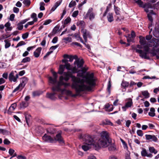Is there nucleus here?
Segmentation results:
<instances>
[{
	"mask_svg": "<svg viewBox=\"0 0 159 159\" xmlns=\"http://www.w3.org/2000/svg\"><path fill=\"white\" fill-rule=\"evenodd\" d=\"M77 73V76L82 77L81 79L72 75L69 72L63 73L65 81H68L70 77L71 78L72 81L71 87L75 89L76 91V94L73 96L74 97L80 95L81 92L91 91L96 84V79L93 73L87 72L84 76L85 73L83 70L78 71Z\"/></svg>",
	"mask_w": 159,
	"mask_h": 159,
	"instance_id": "nucleus-1",
	"label": "nucleus"
},
{
	"mask_svg": "<svg viewBox=\"0 0 159 159\" xmlns=\"http://www.w3.org/2000/svg\"><path fill=\"white\" fill-rule=\"evenodd\" d=\"M52 74L53 78L50 77L49 78V80L50 83L54 85L52 88V90L53 91H57V92L61 91L62 93L66 91V93L67 95L71 96L72 92L70 90H66L65 88L67 86L69 85V84H68L63 81V80H64V77L61 76L59 77V81L57 82V75L56 72H53Z\"/></svg>",
	"mask_w": 159,
	"mask_h": 159,
	"instance_id": "nucleus-2",
	"label": "nucleus"
},
{
	"mask_svg": "<svg viewBox=\"0 0 159 159\" xmlns=\"http://www.w3.org/2000/svg\"><path fill=\"white\" fill-rule=\"evenodd\" d=\"M139 42L140 45H137L136 47L134 49L136 53L139 54V56L142 58L149 59L147 54L150 51V47H152L154 45L153 41L147 42L145 38L142 36H140Z\"/></svg>",
	"mask_w": 159,
	"mask_h": 159,
	"instance_id": "nucleus-3",
	"label": "nucleus"
},
{
	"mask_svg": "<svg viewBox=\"0 0 159 159\" xmlns=\"http://www.w3.org/2000/svg\"><path fill=\"white\" fill-rule=\"evenodd\" d=\"M80 139H82L84 143L88 145H95V142L94 141L93 137L88 134L83 135L82 134L80 135L79 137Z\"/></svg>",
	"mask_w": 159,
	"mask_h": 159,
	"instance_id": "nucleus-4",
	"label": "nucleus"
},
{
	"mask_svg": "<svg viewBox=\"0 0 159 159\" xmlns=\"http://www.w3.org/2000/svg\"><path fill=\"white\" fill-rule=\"evenodd\" d=\"M154 45H152L153 48L151 50L150 53L153 56L157 55V52L159 51V39H152Z\"/></svg>",
	"mask_w": 159,
	"mask_h": 159,
	"instance_id": "nucleus-5",
	"label": "nucleus"
},
{
	"mask_svg": "<svg viewBox=\"0 0 159 159\" xmlns=\"http://www.w3.org/2000/svg\"><path fill=\"white\" fill-rule=\"evenodd\" d=\"M28 79L25 77H23L21 79V82L19 85L13 91V93H15L17 91H21L24 87L28 82Z\"/></svg>",
	"mask_w": 159,
	"mask_h": 159,
	"instance_id": "nucleus-6",
	"label": "nucleus"
},
{
	"mask_svg": "<svg viewBox=\"0 0 159 159\" xmlns=\"http://www.w3.org/2000/svg\"><path fill=\"white\" fill-rule=\"evenodd\" d=\"M109 143V139H100L98 141V147L99 148H106L108 146Z\"/></svg>",
	"mask_w": 159,
	"mask_h": 159,
	"instance_id": "nucleus-7",
	"label": "nucleus"
},
{
	"mask_svg": "<svg viewBox=\"0 0 159 159\" xmlns=\"http://www.w3.org/2000/svg\"><path fill=\"white\" fill-rule=\"evenodd\" d=\"M81 32L83 34V38L85 42H87V41L88 38L89 39L92 38V37L90 32L87 30L84 29H82Z\"/></svg>",
	"mask_w": 159,
	"mask_h": 159,
	"instance_id": "nucleus-8",
	"label": "nucleus"
},
{
	"mask_svg": "<svg viewBox=\"0 0 159 159\" xmlns=\"http://www.w3.org/2000/svg\"><path fill=\"white\" fill-rule=\"evenodd\" d=\"M53 139L55 140L54 143H56V141H57L61 145H65V142L61 136V133H59L57 134L56 137Z\"/></svg>",
	"mask_w": 159,
	"mask_h": 159,
	"instance_id": "nucleus-9",
	"label": "nucleus"
},
{
	"mask_svg": "<svg viewBox=\"0 0 159 159\" xmlns=\"http://www.w3.org/2000/svg\"><path fill=\"white\" fill-rule=\"evenodd\" d=\"M42 139L45 142L51 143H54L55 140L54 139L46 134H44Z\"/></svg>",
	"mask_w": 159,
	"mask_h": 159,
	"instance_id": "nucleus-10",
	"label": "nucleus"
},
{
	"mask_svg": "<svg viewBox=\"0 0 159 159\" xmlns=\"http://www.w3.org/2000/svg\"><path fill=\"white\" fill-rule=\"evenodd\" d=\"M152 15H156V13H155L152 10H151L148 13V20L151 21V23L149 24L148 28L149 29L151 30V31H150V33L151 31L152 30V29L151 28L152 27V23L153 21V19L152 18Z\"/></svg>",
	"mask_w": 159,
	"mask_h": 159,
	"instance_id": "nucleus-11",
	"label": "nucleus"
},
{
	"mask_svg": "<svg viewBox=\"0 0 159 159\" xmlns=\"http://www.w3.org/2000/svg\"><path fill=\"white\" fill-rule=\"evenodd\" d=\"M92 8L89 9L86 14V16L89 17L90 20L94 19L95 16V14L92 12Z\"/></svg>",
	"mask_w": 159,
	"mask_h": 159,
	"instance_id": "nucleus-12",
	"label": "nucleus"
},
{
	"mask_svg": "<svg viewBox=\"0 0 159 159\" xmlns=\"http://www.w3.org/2000/svg\"><path fill=\"white\" fill-rule=\"evenodd\" d=\"M145 138L147 140H149L151 141H153L155 142L157 141V139L154 135L146 134L145 135Z\"/></svg>",
	"mask_w": 159,
	"mask_h": 159,
	"instance_id": "nucleus-13",
	"label": "nucleus"
},
{
	"mask_svg": "<svg viewBox=\"0 0 159 159\" xmlns=\"http://www.w3.org/2000/svg\"><path fill=\"white\" fill-rule=\"evenodd\" d=\"M18 77V75L17 74L16 75V76H15L14 72H11L9 74V79L10 81L15 82L16 81Z\"/></svg>",
	"mask_w": 159,
	"mask_h": 159,
	"instance_id": "nucleus-14",
	"label": "nucleus"
},
{
	"mask_svg": "<svg viewBox=\"0 0 159 159\" xmlns=\"http://www.w3.org/2000/svg\"><path fill=\"white\" fill-rule=\"evenodd\" d=\"M84 61L83 59H77L74 62L75 65H76L78 68H81L83 66Z\"/></svg>",
	"mask_w": 159,
	"mask_h": 159,
	"instance_id": "nucleus-15",
	"label": "nucleus"
},
{
	"mask_svg": "<svg viewBox=\"0 0 159 159\" xmlns=\"http://www.w3.org/2000/svg\"><path fill=\"white\" fill-rule=\"evenodd\" d=\"M101 138L100 139H104L106 140L109 139V134L106 131H102L100 134Z\"/></svg>",
	"mask_w": 159,
	"mask_h": 159,
	"instance_id": "nucleus-16",
	"label": "nucleus"
},
{
	"mask_svg": "<svg viewBox=\"0 0 159 159\" xmlns=\"http://www.w3.org/2000/svg\"><path fill=\"white\" fill-rule=\"evenodd\" d=\"M42 49L41 47H39L34 51V55L35 57L37 58L39 57Z\"/></svg>",
	"mask_w": 159,
	"mask_h": 159,
	"instance_id": "nucleus-17",
	"label": "nucleus"
},
{
	"mask_svg": "<svg viewBox=\"0 0 159 159\" xmlns=\"http://www.w3.org/2000/svg\"><path fill=\"white\" fill-rule=\"evenodd\" d=\"M76 25L82 29H84L85 27V23L83 20H79L77 22Z\"/></svg>",
	"mask_w": 159,
	"mask_h": 159,
	"instance_id": "nucleus-18",
	"label": "nucleus"
},
{
	"mask_svg": "<svg viewBox=\"0 0 159 159\" xmlns=\"http://www.w3.org/2000/svg\"><path fill=\"white\" fill-rule=\"evenodd\" d=\"M143 8H144L145 11L148 13L149 12V9H152L153 7L151 4L149 3L144 4Z\"/></svg>",
	"mask_w": 159,
	"mask_h": 159,
	"instance_id": "nucleus-19",
	"label": "nucleus"
},
{
	"mask_svg": "<svg viewBox=\"0 0 159 159\" xmlns=\"http://www.w3.org/2000/svg\"><path fill=\"white\" fill-rule=\"evenodd\" d=\"M16 103H13L11 105V106L9 107L8 111V113L10 114L14 111L15 109L16 108Z\"/></svg>",
	"mask_w": 159,
	"mask_h": 159,
	"instance_id": "nucleus-20",
	"label": "nucleus"
},
{
	"mask_svg": "<svg viewBox=\"0 0 159 159\" xmlns=\"http://www.w3.org/2000/svg\"><path fill=\"white\" fill-rule=\"evenodd\" d=\"M107 18L109 22H111L114 20L113 14L112 13H108L107 16Z\"/></svg>",
	"mask_w": 159,
	"mask_h": 159,
	"instance_id": "nucleus-21",
	"label": "nucleus"
},
{
	"mask_svg": "<svg viewBox=\"0 0 159 159\" xmlns=\"http://www.w3.org/2000/svg\"><path fill=\"white\" fill-rule=\"evenodd\" d=\"M55 94L56 93H47V96L51 100H55L57 98L55 96Z\"/></svg>",
	"mask_w": 159,
	"mask_h": 159,
	"instance_id": "nucleus-22",
	"label": "nucleus"
},
{
	"mask_svg": "<svg viewBox=\"0 0 159 159\" xmlns=\"http://www.w3.org/2000/svg\"><path fill=\"white\" fill-rule=\"evenodd\" d=\"M108 149L110 151H114L116 149L115 145L114 144H108Z\"/></svg>",
	"mask_w": 159,
	"mask_h": 159,
	"instance_id": "nucleus-23",
	"label": "nucleus"
},
{
	"mask_svg": "<svg viewBox=\"0 0 159 159\" xmlns=\"http://www.w3.org/2000/svg\"><path fill=\"white\" fill-rule=\"evenodd\" d=\"M11 25V23L9 21L5 24L4 26L6 27V29H5V31H10L11 30L12 27L10 26Z\"/></svg>",
	"mask_w": 159,
	"mask_h": 159,
	"instance_id": "nucleus-24",
	"label": "nucleus"
},
{
	"mask_svg": "<svg viewBox=\"0 0 159 159\" xmlns=\"http://www.w3.org/2000/svg\"><path fill=\"white\" fill-rule=\"evenodd\" d=\"M74 36L78 41L80 40L82 43H84V41L80 36V34L75 33L74 34Z\"/></svg>",
	"mask_w": 159,
	"mask_h": 159,
	"instance_id": "nucleus-25",
	"label": "nucleus"
},
{
	"mask_svg": "<svg viewBox=\"0 0 159 159\" xmlns=\"http://www.w3.org/2000/svg\"><path fill=\"white\" fill-rule=\"evenodd\" d=\"M121 85V87L126 90V88L129 86V83L128 82L123 81Z\"/></svg>",
	"mask_w": 159,
	"mask_h": 159,
	"instance_id": "nucleus-26",
	"label": "nucleus"
},
{
	"mask_svg": "<svg viewBox=\"0 0 159 159\" xmlns=\"http://www.w3.org/2000/svg\"><path fill=\"white\" fill-rule=\"evenodd\" d=\"M105 108L106 110H108L109 111H112L113 109V105H110L109 104H106L105 106Z\"/></svg>",
	"mask_w": 159,
	"mask_h": 159,
	"instance_id": "nucleus-27",
	"label": "nucleus"
},
{
	"mask_svg": "<svg viewBox=\"0 0 159 159\" xmlns=\"http://www.w3.org/2000/svg\"><path fill=\"white\" fill-rule=\"evenodd\" d=\"M65 68V66L63 65H60L59 66V68L58 70V73L60 75H62L63 73Z\"/></svg>",
	"mask_w": 159,
	"mask_h": 159,
	"instance_id": "nucleus-28",
	"label": "nucleus"
},
{
	"mask_svg": "<svg viewBox=\"0 0 159 159\" xmlns=\"http://www.w3.org/2000/svg\"><path fill=\"white\" fill-rule=\"evenodd\" d=\"M29 103L27 102H22L20 104V107L22 108H24L28 106Z\"/></svg>",
	"mask_w": 159,
	"mask_h": 159,
	"instance_id": "nucleus-29",
	"label": "nucleus"
},
{
	"mask_svg": "<svg viewBox=\"0 0 159 159\" xmlns=\"http://www.w3.org/2000/svg\"><path fill=\"white\" fill-rule=\"evenodd\" d=\"M155 110L154 108H151L150 109V111L148 112V115L151 116L153 117L155 115Z\"/></svg>",
	"mask_w": 159,
	"mask_h": 159,
	"instance_id": "nucleus-30",
	"label": "nucleus"
},
{
	"mask_svg": "<svg viewBox=\"0 0 159 159\" xmlns=\"http://www.w3.org/2000/svg\"><path fill=\"white\" fill-rule=\"evenodd\" d=\"M142 94L145 98H148L150 97L149 93L148 91L145 90L142 91Z\"/></svg>",
	"mask_w": 159,
	"mask_h": 159,
	"instance_id": "nucleus-31",
	"label": "nucleus"
},
{
	"mask_svg": "<svg viewBox=\"0 0 159 159\" xmlns=\"http://www.w3.org/2000/svg\"><path fill=\"white\" fill-rule=\"evenodd\" d=\"M125 37L127 39V41L128 42H134V38L131 36L130 34H129L128 36H126Z\"/></svg>",
	"mask_w": 159,
	"mask_h": 159,
	"instance_id": "nucleus-32",
	"label": "nucleus"
},
{
	"mask_svg": "<svg viewBox=\"0 0 159 159\" xmlns=\"http://www.w3.org/2000/svg\"><path fill=\"white\" fill-rule=\"evenodd\" d=\"M114 10L116 15H119L120 13V9L115 5L114 6Z\"/></svg>",
	"mask_w": 159,
	"mask_h": 159,
	"instance_id": "nucleus-33",
	"label": "nucleus"
},
{
	"mask_svg": "<svg viewBox=\"0 0 159 159\" xmlns=\"http://www.w3.org/2000/svg\"><path fill=\"white\" fill-rule=\"evenodd\" d=\"M149 150L150 152L156 154L157 152V151L153 147H150Z\"/></svg>",
	"mask_w": 159,
	"mask_h": 159,
	"instance_id": "nucleus-34",
	"label": "nucleus"
},
{
	"mask_svg": "<svg viewBox=\"0 0 159 159\" xmlns=\"http://www.w3.org/2000/svg\"><path fill=\"white\" fill-rule=\"evenodd\" d=\"M23 3L25 5V6L29 7L30 4L31 2L30 0H24Z\"/></svg>",
	"mask_w": 159,
	"mask_h": 159,
	"instance_id": "nucleus-35",
	"label": "nucleus"
},
{
	"mask_svg": "<svg viewBox=\"0 0 159 159\" xmlns=\"http://www.w3.org/2000/svg\"><path fill=\"white\" fill-rule=\"evenodd\" d=\"M129 101L127 102L125 104L126 106H127L128 108L131 107L133 104V102L132 99L129 98Z\"/></svg>",
	"mask_w": 159,
	"mask_h": 159,
	"instance_id": "nucleus-36",
	"label": "nucleus"
},
{
	"mask_svg": "<svg viewBox=\"0 0 159 159\" xmlns=\"http://www.w3.org/2000/svg\"><path fill=\"white\" fill-rule=\"evenodd\" d=\"M55 130L53 128H49L48 129L47 132L49 134H53L56 133Z\"/></svg>",
	"mask_w": 159,
	"mask_h": 159,
	"instance_id": "nucleus-37",
	"label": "nucleus"
},
{
	"mask_svg": "<svg viewBox=\"0 0 159 159\" xmlns=\"http://www.w3.org/2000/svg\"><path fill=\"white\" fill-rule=\"evenodd\" d=\"M31 18L33 19V20L36 22L37 21L38 19L37 17V15L34 13H33L31 16Z\"/></svg>",
	"mask_w": 159,
	"mask_h": 159,
	"instance_id": "nucleus-38",
	"label": "nucleus"
},
{
	"mask_svg": "<svg viewBox=\"0 0 159 159\" xmlns=\"http://www.w3.org/2000/svg\"><path fill=\"white\" fill-rule=\"evenodd\" d=\"M31 59L29 57H26L23 58L21 62L22 63H26L28 62H30V61Z\"/></svg>",
	"mask_w": 159,
	"mask_h": 159,
	"instance_id": "nucleus-39",
	"label": "nucleus"
},
{
	"mask_svg": "<svg viewBox=\"0 0 159 159\" xmlns=\"http://www.w3.org/2000/svg\"><path fill=\"white\" fill-rule=\"evenodd\" d=\"M4 42L5 43V47L6 48H7L10 46L11 43L9 42V41L8 40H5Z\"/></svg>",
	"mask_w": 159,
	"mask_h": 159,
	"instance_id": "nucleus-40",
	"label": "nucleus"
},
{
	"mask_svg": "<svg viewBox=\"0 0 159 159\" xmlns=\"http://www.w3.org/2000/svg\"><path fill=\"white\" fill-rule=\"evenodd\" d=\"M71 21V19L69 17H67L64 21V25H67L68 24L70 23Z\"/></svg>",
	"mask_w": 159,
	"mask_h": 159,
	"instance_id": "nucleus-41",
	"label": "nucleus"
},
{
	"mask_svg": "<svg viewBox=\"0 0 159 159\" xmlns=\"http://www.w3.org/2000/svg\"><path fill=\"white\" fill-rule=\"evenodd\" d=\"M90 145H83L82 146V148L83 150L84 151H86L88 150L90 148Z\"/></svg>",
	"mask_w": 159,
	"mask_h": 159,
	"instance_id": "nucleus-42",
	"label": "nucleus"
},
{
	"mask_svg": "<svg viewBox=\"0 0 159 159\" xmlns=\"http://www.w3.org/2000/svg\"><path fill=\"white\" fill-rule=\"evenodd\" d=\"M25 117V120L26 121V122L28 125V122L29 121V120L30 119V118L31 117V116L29 114H24Z\"/></svg>",
	"mask_w": 159,
	"mask_h": 159,
	"instance_id": "nucleus-43",
	"label": "nucleus"
},
{
	"mask_svg": "<svg viewBox=\"0 0 159 159\" xmlns=\"http://www.w3.org/2000/svg\"><path fill=\"white\" fill-rule=\"evenodd\" d=\"M136 2L139 6V7L143 8L144 5L141 0H138L136 1Z\"/></svg>",
	"mask_w": 159,
	"mask_h": 159,
	"instance_id": "nucleus-44",
	"label": "nucleus"
},
{
	"mask_svg": "<svg viewBox=\"0 0 159 159\" xmlns=\"http://www.w3.org/2000/svg\"><path fill=\"white\" fill-rule=\"evenodd\" d=\"M120 140L121 141L122 143L124 148L127 149H128V147L127 146V144L125 143V142L121 138L120 139Z\"/></svg>",
	"mask_w": 159,
	"mask_h": 159,
	"instance_id": "nucleus-45",
	"label": "nucleus"
},
{
	"mask_svg": "<svg viewBox=\"0 0 159 159\" xmlns=\"http://www.w3.org/2000/svg\"><path fill=\"white\" fill-rule=\"evenodd\" d=\"M64 66L65 68H66L67 70H72V66L69 63H66V64Z\"/></svg>",
	"mask_w": 159,
	"mask_h": 159,
	"instance_id": "nucleus-46",
	"label": "nucleus"
},
{
	"mask_svg": "<svg viewBox=\"0 0 159 159\" xmlns=\"http://www.w3.org/2000/svg\"><path fill=\"white\" fill-rule=\"evenodd\" d=\"M148 153L147 152L146 149L144 148H143L142 151L141 152V155L142 156H146L147 155Z\"/></svg>",
	"mask_w": 159,
	"mask_h": 159,
	"instance_id": "nucleus-47",
	"label": "nucleus"
},
{
	"mask_svg": "<svg viewBox=\"0 0 159 159\" xmlns=\"http://www.w3.org/2000/svg\"><path fill=\"white\" fill-rule=\"evenodd\" d=\"M42 94V93L39 91H34L33 92V95L34 97L38 96Z\"/></svg>",
	"mask_w": 159,
	"mask_h": 159,
	"instance_id": "nucleus-48",
	"label": "nucleus"
},
{
	"mask_svg": "<svg viewBox=\"0 0 159 159\" xmlns=\"http://www.w3.org/2000/svg\"><path fill=\"white\" fill-rule=\"evenodd\" d=\"M40 9L41 11L44 10H45L44 5L45 3L43 2H41L40 3Z\"/></svg>",
	"mask_w": 159,
	"mask_h": 159,
	"instance_id": "nucleus-49",
	"label": "nucleus"
},
{
	"mask_svg": "<svg viewBox=\"0 0 159 159\" xmlns=\"http://www.w3.org/2000/svg\"><path fill=\"white\" fill-rule=\"evenodd\" d=\"M76 5V2L75 1H71L69 5V7L71 8Z\"/></svg>",
	"mask_w": 159,
	"mask_h": 159,
	"instance_id": "nucleus-50",
	"label": "nucleus"
},
{
	"mask_svg": "<svg viewBox=\"0 0 159 159\" xmlns=\"http://www.w3.org/2000/svg\"><path fill=\"white\" fill-rule=\"evenodd\" d=\"M137 134L138 136L141 137H142L143 134V131L140 129H139L137 130Z\"/></svg>",
	"mask_w": 159,
	"mask_h": 159,
	"instance_id": "nucleus-51",
	"label": "nucleus"
},
{
	"mask_svg": "<svg viewBox=\"0 0 159 159\" xmlns=\"http://www.w3.org/2000/svg\"><path fill=\"white\" fill-rule=\"evenodd\" d=\"M17 26V29L19 30H21L23 28V25L20 23L18 24Z\"/></svg>",
	"mask_w": 159,
	"mask_h": 159,
	"instance_id": "nucleus-52",
	"label": "nucleus"
},
{
	"mask_svg": "<svg viewBox=\"0 0 159 159\" xmlns=\"http://www.w3.org/2000/svg\"><path fill=\"white\" fill-rule=\"evenodd\" d=\"M25 44V43L24 41H21L16 46V48H17Z\"/></svg>",
	"mask_w": 159,
	"mask_h": 159,
	"instance_id": "nucleus-53",
	"label": "nucleus"
},
{
	"mask_svg": "<svg viewBox=\"0 0 159 159\" xmlns=\"http://www.w3.org/2000/svg\"><path fill=\"white\" fill-rule=\"evenodd\" d=\"M111 82H110V80H109L108 83V84H107V90L109 93H110V92H111L110 89H111Z\"/></svg>",
	"mask_w": 159,
	"mask_h": 159,
	"instance_id": "nucleus-54",
	"label": "nucleus"
},
{
	"mask_svg": "<svg viewBox=\"0 0 159 159\" xmlns=\"http://www.w3.org/2000/svg\"><path fill=\"white\" fill-rule=\"evenodd\" d=\"M153 34L154 36L158 38L159 37V32L157 30H155L153 31Z\"/></svg>",
	"mask_w": 159,
	"mask_h": 159,
	"instance_id": "nucleus-55",
	"label": "nucleus"
},
{
	"mask_svg": "<svg viewBox=\"0 0 159 159\" xmlns=\"http://www.w3.org/2000/svg\"><path fill=\"white\" fill-rule=\"evenodd\" d=\"M124 19V17L123 16H117L116 17V20L117 21H121L123 20Z\"/></svg>",
	"mask_w": 159,
	"mask_h": 159,
	"instance_id": "nucleus-56",
	"label": "nucleus"
},
{
	"mask_svg": "<svg viewBox=\"0 0 159 159\" xmlns=\"http://www.w3.org/2000/svg\"><path fill=\"white\" fill-rule=\"evenodd\" d=\"M79 13V11L78 10L74 11L72 15V16L73 17H76L77 16Z\"/></svg>",
	"mask_w": 159,
	"mask_h": 159,
	"instance_id": "nucleus-57",
	"label": "nucleus"
},
{
	"mask_svg": "<svg viewBox=\"0 0 159 159\" xmlns=\"http://www.w3.org/2000/svg\"><path fill=\"white\" fill-rule=\"evenodd\" d=\"M51 22L52 20H47L44 21L43 25H47L50 23Z\"/></svg>",
	"mask_w": 159,
	"mask_h": 159,
	"instance_id": "nucleus-58",
	"label": "nucleus"
},
{
	"mask_svg": "<svg viewBox=\"0 0 159 159\" xmlns=\"http://www.w3.org/2000/svg\"><path fill=\"white\" fill-rule=\"evenodd\" d=\"M15 152V150L12 148L9 149V150L8 153L9 154L11 155L12 156L13 155L14 153Z\"/></svg>",
	"mask_w": 159,
	"mask_h": 159,
	"instance_id": "nucleus-59",
	"label": "nucleus"
},
{
	"mask_svg": "<svg viewBox=\"0 0 159 159\" xmlns=\"http://www.w3.org/2000/svg\"><path fill=\"white\" fill-rule=\"evenodd\" d=\"M58 45L52 46L50 48V51H52L53 52L54 50H55L58 47Z\"/></svg>",
	"mask_w": 159,
	"mask_h": 159,
	"instance_id": "nucleus-60",
	"label": "nucleus"
},
{
	"mask_svg": "<svg viewBox=\"0 0 159 159\" xmlns=\"http://www.w3.org/2000/svg\"><path fill=\"white\" fill-rule=\"evenodd\" d=\"M30 20V18L26 19L21 20L20 23H21V24L23 25V24H24L26 22L29 20Z\"/></svg>",
	"mask_w": 159,
	"mask_h": 159,
	"instance_id": "nucleus-61",
	"label": "nucleus"
},
{
	"mask_svg": "<svg viewBox=\"0 0 159 159\" xmlns=\"http://www.w3.org/2000/svg\"><path fill=\"white\" fill-rule=\"evenodd\" d=\"M73 73H77L78 71L77 69L76 66L74 67H72V70H71Z\"/></svg>",
	"mask_w": 159,
	"mask_h": 159,
	"instance_id": "nucleus-62",
	"label": "nucleus"
},
{
	"mask_svg": "<svg viewBox=\"0 0 159 159\" xmlns=\"http://www.w3.org/2000/svg\"><path fill=\"white\" fill-rule=\"evenodd\" d=\"M3 143L5 144L6 145H8L11 143L7 139H5L4 140Z\"/></svg>",
	"mask_w": 159,
	"mask_h": 159,
	"instance_id": "nucleus-63",
	"label": "nucleus"
},
{
	"mask_svg": "<svg viewBox=\"0 0 159 159\" xmlns=\"http://www.w3.org/2000/svg\"><path fill=\"white\" fill-rule=\"evenodd\" d=\"M57 41L58 37H55L53 38L52 41V43H55L57 42Z\"/></svg>",
	"mask_w": 159,
	"mask_h": 159,
	"instance_id": "nucleus-64",
	"label": "nucleus"
}]
</instances>
